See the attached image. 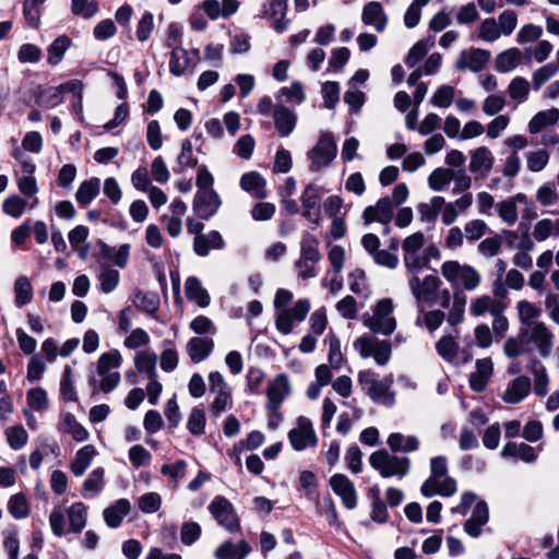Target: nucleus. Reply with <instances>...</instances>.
I'll use <instances>...</instances> for the list:
<instances>
[{"label": "nucleus", "mask_w": 559, "mask_h": 559, "mask_svg": "<svg viewBox=\"0 0 559 559\" xmlns=\"http://www.w3.org/2000/svg\"><path fill=\"white\" fill-rule=\"evenodd\" d=\"M130 502L127 499H119L112 506L104 510V520L106 524L116 528L120 526L123 518L130 512Z\"/></svg>", "instance_id": "nucleus-29"}, {"label": "nucleus", "mask_w": 559, "mask_h": 559, "mask_svg": "<svg viewBox=\"0 0 559 559\" xmlns=\"http://www.w3.org/2000/svg\"><path fill=\"white\" fill-rule=\"evenodd\" d=\"M408 285L419 311L424 312L426 305L429 307L436 305L437 293L440 290L442 282L436 275H426L423 281L419 276H411Z\"/></svg>", "instance_id": "nucleus-6"}, {"label": "nucleus", "mask_w": 559, "mask_h": 559, "mask_svg": "<svg viewBox=\"0 0 559 559\" xmlns=\"http://www.w3.org/2000/svg\"><path fill=\"white\" fill-rule=\"evenodd\" d=\"M192 58L189 57L187 49L180 45L173 47L169 60V71L175 76H181L185 71L191 66Z\"/></svg>", "instance_id": "nucleus-30"}, {"label": "nucleus", "mask_w": 559, "mask_h": 559, "mask_svg": "<svg viewBox=\"0 0 559 559\" xmlns=\"http://www.w3.org/2000/svg\"><path fill=\"white\" fill-rule=\"evenodd\" d=\"M288 0H269L263 3V16L273 19L272 26L277 33L287 29L289 20L286 19Z\"/></svg>", "instance_id": "nucleus-14"}, {"label": "nucleus", "mask_w": 559, "mask_h": 559, "mask_svg": "<svg viewBox=\"0 0 559 559\" xmlns=\"http://www.w3.org/2000/svg\"><path fill=\"white\" fill-rule=\"evenodd\" d=\"M489 520L488 506L484 500L476 503L471 518L464 524V531L471 537L477 538L481 535V527Z\"/></svg>", "instance_id": "nucleus-19"}, {"label": "nucleus", "mask_w": 559, "mask_h": 559, "mask_svg": "<svg viewBox=\"0 0 559 559\" xmlns=\"http://www.w3.org/2000/svg\"><path fill=\"white\" fill-rule=\"evenodd\" d=\"M273 120L278 135L288 136L297 124V115L294 110L283 104L274 105Z\"/></svg>", "instance_id": "nucleus-16"}, {"label": "nucleus", "mask_w": 559, "mask_h": 559, "mask_svg": "<svg viewBox=\"0 0 559 559\" xmlns=\"http://www.w3.org/2000/svg\"><path fill=\"white\" fill-rule=\"evenodd\" d=\"M15 304L17 307H23L29 304L33 299V288L29 280L26 276H20L14 283Z\"/></svg>", "instance_id": "nucleus-46"}, {"label": "nucleus", "mask_w": 559, "mask_h": 559, "mask_svg": "<svg viewBox=\"0 0 559 559\" xmlns=\"http://www.w3.org/2000/svg\"><path fill=\"white\" fill-rule=\"evenodd\" d=\"M240 186L257 199L266 198L265 180L263 177H241Z\"/></svg>", "instance_id": "nucleus-51"}, {"label": "nucleus", "mask_w": 559, "mask_h": 559, "mask_svg": "<svg viewBox=\"0 0 559 559\" xmlns=\"http://www.w3.org/2000/svg\"><path fill=\"white\" fill-rule=\"evenodd\" d=\"M100 182L98 178L85 180L79 187L75 198L78 203L85 207L87 206L99 193Z\"/></svg>", "instance_id": "nucleus-39"}, {"label": "nucleus", "mask_w": 559, "mask_h": 559, "mask_svg": "<svg viewBox=\"0 0 559 559\" xmlns=\"http://www.w3.org/2000/svg\"><path fill=\"white\" fill-rule=\"evenodd\" d=\"M251 551L250 545L246 540L234 544L231 540L223 543L215 550L216 559H245Z\"/></svg>", "instance_id": "nucleus-28"}, {"label": "nucleus", "mask_w": 559, "mask_h": 559, "mask_svg": "<svg viewBox=\"0 0 559 559\" xmlns=\"http://www.w3.org/2000/svg\"><path fill=\"white\" fill-rule=\"evenodd\" d=\"M225 248V241L217 230H211L202 236H195L193 239V251L199 257L209 255L212 249L222 250Z\"/></svg>", "instance_id": "nucleus-20"}, {"label": "nucleus", "mask_w": 559, "mask_h": 559, "mask_svg": "<svg viewBox=\"0 0 559 559\" xmlns=\"http://www.w3.org/2000/svg\"><path fill=\"white\" fill-rule=\"evenodd\" d=\"M521 58V51L518 48H510L500 52L496 57V70L506 73L513 70Z\"/></svg>", "instance_id": "nucleus-44"}, {"label": "nucleus", "mask_w": 559, "mask_h": 559, "mask_svg": "<svg viewBox=\"0 0 559 559\" xmlns=\"http://www.w3.org/2000/svg\"><path fill=\"white\" fill-rule=\"evenodd\" d=\"M214 348L212 338L206 337H192L187 344V352L190 359L198 364L206 359Z\"/></svg>", "instance_id": "nucleus-27"}, {"label": "nucleus", "mask_w": 559, "mask_h": 559, "mask_svg": "<svg viewBox=\"0 0 559 559\" xmlns=\"http://www.w3.org/2000/svg\"><path fill=\"white\" fill-rule=\"evenodd\" d=\"M325 341L329 344L328 359L331 367L334 369L341 368L343 364V355L338 337L333 332H330Z\"/></svg>", "instance_id": "nucleus-52"}, {"label": "nucleus", "mask_w": 559, "mask_h": 559, "mask_svg": "<svg viewBox=\"0 0 559 559\" xmlns=\"http://www.w3.org/2000/svg\"><path fill=\"white\" fill-rule=\"evenodd\" d=\"M321 259L319 240L314 235L306 233L300 242V258L294 264L298 277L301 280L316 277L319 273L317 265Z\"/></svg>", "instance_id": "nucleus-3"}, {"label": "nucleus", "mask_w": 559, "mask_h": 559, "mask_svg": "<svg viewBox=\"0 0 559 559\" xmlns=\"http://www.w3.org/2000/svg\"><path fill=\"white\" fill-rule=\"evenodd\" d=\"M9 445L13 450L22 449L28 439L26 430L22 426L10 427L5 431Z\"/></svg>", "instance_id": "nucleus-59"}, {"label": "nucleus", "mask_w": 559, "mask_h": 559, "mask_svg": "<svg viewBox=\"0 0 559 559\" xmlns=\"http://www.w3.org/2000/svg\"><path fill=\"white\" fill-rule=\"evenodd\" d=\"M215 520L228 532L240 531V523L233 504L224 497H216L209 506Z\"/></svg>", "instance_id": "nucleus-11"}, {"label": "nucleus", "mask_w": 559, "mask_h": 559, "mask_svg": "<svg viewBox=\"0 0 559 559\" xmlns=\"http://www.w3.org/2000/svg\"><path fill=\"white\" fill-rule=\"evenodd\" d=\"M386 443L393 452H414L419 447V440L415 436H404L393 432L388 437Z\"/></svg>", "instance_id": "nucleus-33"}, {"label": "nucleus", "mask_w": 559, "mask_h": 559, "mask_svg": "<svg viewBox=\"0 0 559 559\" xmlns=\"http://www.w3.org/2000/svg\"><path fill=\"white\" fill-rule=\"evenodd\" d=\"M157 357L154 353L139 352L134 358V365L140 373H145L148 380L157 378L156 373Z\"/></svg>", "instance_id": "nucleus-41"}, {"label": "nucleus", "mask_w": 559, "mask_h": 559, "mask_svg": "<svg viewBox=\"0 0 559 559\" xmlns=\"http://www.w3.org/2000/svg\"><path fill=\"white\" fill-rule=\"evenodd\" d=\"M186 296L189 300L195 301L200 307L205 308L210 304V296L202 287L199 278L190 276L186 281Z\"/></svg>", "instance_id": "nucleus-34"}, {"label": "nucleus", "mask_w": 559, "mask_h": 559, "mask_svg": "<svg viewBox=\"0 0 559 559\" xmlns=\"http://www.w3.org/2000/svg\"><path fill=\"white\" fill-rule=\"evenodd\" d=\"M324 106L328 109H334L340 100V84L335 81H326L321 88Z\"/></svg>", "instance_id": "nucleus-54"}, {"label": "nucleus", "mask_w": 559, "mask_h": 559, "mask_svg": "<svg viewBox=\"0 0 559 559\" xmlns=\"http://www.w3.org/2000/svg\"><path fill=\"white\" fill-rule=\"evenodd\" d=\"M72 40L67 35L58 36L47 48V62L55 67L61 62Z\"/></svg>", "instance_id": "nucleus-36"}, {"label": "nucleus", "mask_w": 559, "mask_h": 559, "mask_svg": "<svg viewBox=\"0 0 559 559\" xmlns=\"http://www.w3.org/2000/svg\"><path fill=\"white\" fill-rule=\"evenodd\" d=\"M99 11L97 0H71V12L85 20L93 17Z\"/></svg>", "instance_id": "nucleus-50"}, {"label": "nucleus", "mask_w": 559, "mask_h": 559, "mask_svg": "<svg viewBox=\"0 0 559 559\" xmlns=\"http://www.w3.org/2000/svg\"><path fill=\"white\" fill-rule=\"evenodd\" d=\"M178 168H174L175 173L187 171L188 168H197V175H211L205 165H199L198 159L193 157L192 143L186 139L181 144V152L178 156Z\"/></svg>", "instance_id": "nucleus-22"}, {"label": "nucleus", "mask_w": 559, "mask_h": 559, "mask_svg": "<svg viewBox=\"0 0 559 559\" xmlns=\"http://www.w3.org/2000/svg\"><path fill=\"white\" fill-rule=\"evenodd\" d=\"M289 383L286 374L281 373L271 381L266 389L267 403L266 408L275 412L278 411L284 399L289 394Z\"/></svg>", "instance_id": "nucleus-15"}, {"label": "nucleus", "mask_w": 559, "mask_h": 559, "mask_svg": "<svg viewBox=\"0 0 559 559\" xmlns=\"http://www.w3.org/2000/svg\"><path fill=\"white\" fill-rule=\"evenodd\" d=\"M350 58V50L347 47L333 48L329 59V70L337 71L345 67Z\"/></svg>", "instance_id": "nucleus-64"}, {"label": "nucleus", "mask_w": 559, "mask_h": 559, "mask_svg": "<svg viewBox=\"0 0 559 559\" xmlns=\"http://www.w3.org/2000/svg\"><path fill=\"white\" fill-rule=\"evenodd\" d=\"M62 425L63 430L78 442L85 441L90 436L88 431L78 423L75 416L71 413L64 415Z\"/></svg>", "instance_id": "nucleus-49"}, {"label": "nucleus", "mask_w": 559, "mask_h": 559, "mask_svg": "<svg viewBox=\"0 0 559 559\" xmlns=\"http://www.w3.org/2000/svg\"><path fill=\"white\" fill-rule=\"evenodd\" d=\"M8 510L15 519H24L28 515V504L23 493L13 495L8 502Z\"/></svg>", "instance_id": "nucleus-56"}, {"label": "nucleus", "mask_w": 559, "mask_h": 559, "mask_svg": "<svg viewBox=\"0 0 559 559\" xmlns=\"http://www.w3.org/2000/svg\"><path fill=\"white\" fill-rule=\"evenodd\" d=\"M454 97V87L451 85H441L433 93L430 98V104L440 108H448L451 106Z\"/></svg>", "instance_id": "nucleus-55"}, {"label": "nucleus", "mask_w": 559, "mask_h": 559, "mask_svg": "<svg viewBox=\"0 0 559 559\" xmlns=\"http://www.w3.org/2000/svg\"><path fill=\"white\" fill-rule=\"evenodd\" d=\"M369 463L383 478L393 476L402 478L408 474L411 467L408 457L391 455L386 450L373 452L369 456Z\"/></svg>", "instance_id": "nucleus-5"}, {"label": "nucleus", "mask_w": 559, "mask_h": 559, "mask_svg": "<svg viewBox=\"0 0 559 559\" xmlns=\"http://www.w3.org/2000/svg\"><path fill=\"white\" fill-rule=\"evenodd\" d=\"M488 230L487 224L481 219H473L466 223L464 227V235L466 239L474 242L480 239Z\"/></svg>", "instance_id": "nucleus-61"}, {"label": "nucleus", "mask_w": 559, "mask_h": 559, "mask_svg": "<svg viewBox=\"0 0 559 559\" xmlns=\"http://www.w3.org/2000/svg\"><path fill=\"white\" fill-rule=\"evenodd\" d=\"M298 427L294 428L288 433V439L292 447L301 451L307 448V445H316L317 437L312 429L311 421L306 417H299L297 420Z\"/></svg>", "instance_id": "nucleus-12"}, {"label": "nucleus", "mask_w": 559, "mask_h": 559, "mask_svg": "<svg viewBox=\"0 0 559 559\" xmlns=\"http://www.w3.org/2000/svg\"><path fill=\"white\" fill-rule=\"evenodd\" d=\"M354 348L359 353L360 357L366 359L373 357L379 366L389 362L392 354L391 342L388 340H379L374 336H360L355 340Z\"/></svg>", "instance_id": "nucleus-8"}, {"label": "nucleus", "mask_w": 559, "mask_h": 559, "mask_svg": "<svg viewBox=\"0 0 559 559\" xmlns=\"http://www.w3.org/2000/svg\"><path fill=\"white\" fill-rule=\"evenodd\" d=\"M555 335L545 322L528 326H520L516 336L507 338L503 345L504 354L519 357L524 353L536 350L540 357L547 358L552 352Z\"/></svg>", "instance_id": "nucleus-2"}, {"label": "nucleus", "mask_w": 559, "mask_h": 559, "mask_svg": "<svg viewBox=\"0 0 559 559\" xmlns=\"http://www.w3.org/2000/svg\"><path fill=\"white\" fill-rule=\"evenodd\" d=\"M421 313L423 318L418 317L416 320V324L419 326L425 325L430 333L435 332L438 328H440L445 319L448 320V314L445 316V313L440 309L430 311L424 310V312Z\"/></svg>", "instance_id": "nucleus-47"}, {"label": "nucleus", "mask_w": 559, "mask_h": 559, "mask_svg": "<svg viewBox=\"0 0 559 559\" xmlns=\"http://www.w3.org/2000/svg\"><path fill=\"white\" fill-rule=\"evenodd\" d=\"M436 350L445 361L453 362L457 356L459 344L453 335H443L436 343Z\"/></svg>", "instance_id": "nucleus-45"}, {"label": "nucleus", "mask_w": 559, "mask_h": 559, "mask_svg": "<svg viewBox=\"0 0 559 559\" xmlns=\"http://www.w3.org/2000/svg\"><path fill=\"white\" fill-rule=\"evenodd\" d=\"M442 276L451 284L453 288L452 307L448 312V323L456 326L464 321L465 306L467 297L465 290H475L480 282L481 276L475 267L469 264H460L457 261L449 260L441 265Z\"/></svg>", "instance_id": "nucleus-1"}, {"label": "nucleus", "mask_w": 559, "mask_h": 559, "mask_svg": "<svg viewBox=\"0 0 559 559\" xmlns=\"http://www.w3.org/2000/svg\"><path fill=\"white\" fill-rule=\"evenodd\" d=\"M530 92V84L524 78H514L508 87V93L512 99H526Z\"/></svg>", "instance_id": "nucleus-63"}, {"label": "nucleus", "mask_w": 559, "mask_h": 559, "mask_svg": "<svg viewBox=\"0 0 559 559\" xmlns=\"http://www.w3.org/2000/svg\"><path fill=\"white\" fill-rule=\"evenodd\" d=\"M330 486L341 497L344 506L352 510L357 506V493L353 481L344 474H335L330 478Z\"/></svg>", "instance_id": "nucleus-13"}, {"label": "nucleus", "mask_w": 559, "mask_h": 559, "mask_svg": "<svg viewBox=\"0 0 559 559\" xmlns=\"http://www.w3.org/2000/svg\"><path fill=\"white\" fill-rule=\"evenodd\" d=\"M119 278L120 274L117 270L109 267L104 269L98 276L100 290L105 294L114 292L118 286Z\"/></svg>", "instance_id": "nucleus-58"}, {"label": "nucleus", "mask_w": 559, "mask_h": 559, "mask_svg": "<svg viewBox=\"0 0 559 559\" xmlns=\"http://www.w3.org/2000/svg\"><path fill=\"white\" fill-rule=\"evenodd\" d=\"M428 41L432 46L435 43V38L430 36L427 40L420 39L418 40L407 52L405 57V64L408 68H414L428 52Z\"/></svg>", "instance_id": "nucleus-48"}, {"label": "nucleus", "mask_w": 559, "mask_h": 559, "mask_svg": "<svg viewBox=\"0 0 559 559\" xmlns=\"http://www.w3.org/2000/svg\"><path fill=\"white\" fill-rule=\"evenodd\" d=\"M121 364V355L117 349L100 355L97 361V373L106 374L111 368H118Z\"/></svg>", "instance_id": "nucleus-53"}, {"label": "nucleus", "mask_w": 559, "mask_h": 559, "mask_svg": "<svg viewBox=\"0 0 559 559\" xmlns=\"http://www.w3.org/2000/svg\"><path fill=\"white\" fill-rule=\"evenodd\" d=\"M531 391V380L526 376H519L510 382L507 390L501 395L503 402L508 404H518L523 401Z\"/></svg>", "instance_id": "nucleus-21"}, {"label": "nucleus", "mask_w": 559, "mask_h": 559, "mask_svg": "<svg viewBox=\"0 0 559 559\" xmlns=\"http://www.w3.org/2000/svg\"><path fill=\"white\" fill-rule=\"evenodd\" d=\"M41 49L34 44H23L17 51V59L22 63H36L41 59Z\"/></svg>", "instance_id": "nucleus-62"}, {"label": "nucleus", "mask_w": 559, "mask_h": 559, "mask_svg": "<svg viewBox=\"0 0 559 559\" xmlns=\"http://www.w3.org/2000/svg\"><path fill=\"white\" fill-rule=\"evenodd\" d=\"M337 146L331 135H322L317 145L308 152L310 160L309 169L312 173L320 171L324 166L329 165L336 156Z\"/></svg>", "instance_id": "nucleus-9"}, {"label": "nucleus", "mask_w": 559, "mask_h": 559, "mask_svg": "<svg viewBox=\"0 0 559 559\" xmlns=\"http://www.w3.org/2000/svg\"><path fill=\"white\" fill-rule=\"evenodd\" d=\"M361 21L366 25H374L377 32H382L388 23L385 13L381 3L371 1L365 4L361 14Z\"/></svg>", "instance_id": "nucleus-26"}, {"label": "nucleus", "mask_w": 559, "mask_h": 559, "mask_svg": "<svg viewBox=\"0 0 559 559\" xmlns=\"http://www.w3.org/2000/svg\"><path fill=\"white\" fill-rule=\"evenodd\" d=\"M490 59V52L481 48H472L469 51V61L467 62V51L463 50L456 60L455 68L459 71L469 69L473 72L481 71Z\"/></svg>", "instance_id": "nucleus-17"}, {"label": "nucleus", "mask_w": 559, "mask_h": 559, "mask_svg": "<svg viewBox=\"0 0 559 559\" xmlns=\"http://www.w3.org/2000/svg\"><path fill=\"white\" fill-rule=\"evenodd\" d=\"M531 372L534 376V392L544 396L548 392L549 378L545 366L535 357L531 358Z\"/></svg>", "instance_id": "nucleus-35"}, {"label": "nucleus", "mask_w": 559, "mask_h": 559, "mask_svg": "<svg viewBox=\"0 0 559 559\" xmlns=\"http://www.w3.org/2000/svg\"><path fill=\"white\" fill-rule=\"evenodd\" d=\"M519 321L521 326H531L539 323L538 318L542 314V309L527 300H520L516 304Z\"/></svg>", "instance_id": "nucleus-40"}, {"label": "nucleus", "mask_w": 559, "mask_h": 559, "mask_svg": "<svg viewBox=\"0 0 559 559\" xmlns=\"http://www.w3.org/2000/svg\"><path fill=\"white\" fill-rule=\"evenodd\" d=\"M205 421V412L194 407L189 415L187 428L193 436H200L204 432Z\"/></svg>", "instance_id": "nucleus-57"}, {"label": "nucleus", "mask_w": 559, "mask_h": 559, "mask_svg": "<svg viewBox=\"0 0 559 559\" xmlns=\"http://www.w3.org/2000/svg\"><path fill=\"white\" fill-rule=\"evenodd\" d=\"M559 120V109L550 108L538 111L528 122V130L532 134L539 133L548 126L555 124Z\"/></svg>", "instance_id": "nucleus-32"}, {"label": "nucleus", "mask_w": 559, "mask_h": 559, "mask_svg": "<svg viewBox=\"0 0 559 559\" xmlns=\"http://www.w3.org/2000/svg\"><path fill=\"white\" fill-rule=\"evenodd\" d=\"M117 33V26L111 19H105L97 23L93 29V36L96 40H107L115 36Z\"/></svg>", "instance_id": "nucleus-60"}, {"label": "nucleus", "mask_w": 559, "mask_h": 559, "mask_svg": "<svg viewBox=\"0 0 559 559\" xmlns=\"http://www.w3.org/2000/svg\"><path fill=\"white\" fill-rule=\"evenodd\" d=\"M392 379L386 378L385 380H377L372 383V386H368L367 395L378 404H382L386 407H391L395 403V394L390 390L392 385Z\"/></svg>", "instance_id": "nucleus-23"}, {"label": "nucleus", "mask_w": 559, "mask_h": 559, "mask_svg": "<svg viewBox=\"0 0 559 559\" xmlns=\"http://www.w3.org/2000/svg\"><path fill=\"white\" fill-rule=\"evenodd\" d=\"M366 224L378 222L388 225L393 217V203L389 197L381 198L376 205L367 206L362 213Z\"/></svg>", "instance_id": "nucleus-18"}, {"label": "nucleus", "mask_w": 559, "mask_h": 559, "mask_svg": "<svg viewBox=\"0 0 559 559\" xmlns=\"http://www.w3.org/2000/svg\"><path fill=\"white\" fill-rule=\"evenodd\" d=\"M393 304L391 299L380 300L371 316H364V324L373 333L390 335L396 328V321L391 316Z\"/></svg>", "instance_id": "nucleus-7"}, {"label": "nucleus", "mask_w": 559, "mask_h": 559, "mask_svg": "<svg viewBox=\"0 0 559 559\" xmlns=\"http://www.w3.org/2000/svg\"><path fill=\"white\" fill-rule=\"evenodd\" d=\"M96 453L94 445L87 444L81 448L71 463V472L75 476H82L92 463V460Z\"/></svg>", "instance_id": "nucleus-38"}, {"label": "nucleus", "mask_w": 559, "mask_h": 559, "mask_svg": "<svg viewBox=\"0 0 559 559\" xmlns=\"http://www.w3.org/2000/svg\"><path fill=\"white\" fill-rule=\"evenodd\" d=\"M67 514L70 523V531L80 533L86 525L87 511L82 502H74L68 510Z\"/></svg>", "instance_id": "nucleus-42"}, {"label": "nucleus", "mask_w": 559, "mask_h": 559, "mask_svg": "<svg viewBox=\"0 0 559 559\" xmlns=\"http://www.w3.org/2000/svg\"><path fill=\"white\" fill-rule=\"evenodd\" d=\"M133 304L139 310L153 317L159 309L160 300L156 293H143L138 289L133 294Z\"/></svg>", "instance_id": "nucleus-31"}, {"label": "nucleus", "mask_w": 559, "mask_h": 559, "mask_svg": "<svg viewBox=\"0 0 559 559\" xmlns=\"http://www.w3.org/2000/svg\"><path fill=\"white\" fill-rule=\"evenodd\" d=\"M492 155L488 147L480 146L476 148L471 157L469 162V171L473 174H477L481 170L489 171L492 167Z\"/></svg>", "instance_id": "nucleus-37"}, {"label": "nucleus", "mask_w": 559, "mask_h": 559, "mask_svg": "<svg viewBox=\"0 0 559 559\" xmlns=\"http://www.w3.org/2000/svg\"><path fill=\"white\" fill-rule=\"evenodd\" d=\"M506 309V306L503 302L488 296L483 295L477 298H474L469 304V312L474 317H481L485 313L499 314L500 312H503Z\"/></svg>", "instance_id": "nucleus-24"}, {"label": "nucleus", "mask_w": 559, "mask_h": 559, "mask_svg": "<svg viewBox=\"0 0 559 559\" xmlns=\"http://www.w3.org/2000/svg\"><path fill=\"white\" fill-rule=\"evenodd\" d=\"M213 177H197L198 192L193 202V210L199 218L209 219L218 210L221 200L213 190Z\"/></svg>", "instance_id": "nucleus-4"}, {"label": "nucleus", "mask_w": 559, "mask_h": 559, "mask_svg": "<svg viewBox=\"0 0 559 559\" xmlns=\"http://www.w3.org/2000/svg\"><path fill=\"white\" fill-rule=\"evenodd\" d=\"M35 102L37 105L46 108H55L63 102L58 86H50L47 88H39L35 94Z\"/></svg>", "instance_id": "nucleus-43"}, {"label": "nucleus", "mask_w": 559, "mask_h": 559, "mask_svg": "<svg viewBox=\"0 0 559 559\" xmlns=\"http://www.w3.org/2000/svg\"><path fill=\"white\" fill-rule=\"evenodd\" d=\"M493 365L490 358L478 359L476 361V371L469 376V385L474 392H481L486 389L489 378L492 373Z\"/></svg>", "instance_id": "nucleus-25"}, {"label": "nucleus", "mask_w": 559, "mask_h": 559, "mask_svg": "<svg viewBox=\"0 0 559 559\" xmlns=\"http://www.w3.org/2000/svg\"><path fill=\"white\" fill-rule=\"evenodd\" d=\"M210 391L215 394L211 411L215 416L231 407V389L218 371H212L209 374Z\"/></svg>", "instance_id": "nucleus-10"}]
</instances>
